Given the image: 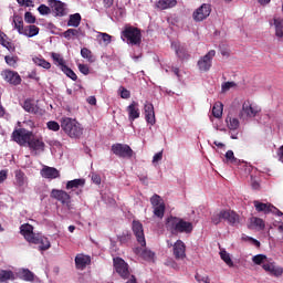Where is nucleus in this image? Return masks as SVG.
<instances>
[{"label":"nucleus","mask_w":283,"mask_h":283,"mask_svg":"<svg viewBox=\"0 0 283 283\" xmlns=\"http://www.w3.org/2000/svg\"><path fill=\"white\" fill-rule=\"evenodd\" d=\"M20 233L30 244H40L39 251H48L52 247L50 239L40 233H34V227L30 223L22 224Z\"/></svg>","instance_id":"obj_1"},{"label":"nucleus","mask_w":283,"mask_h":283,"mask_svg":"<svg viewBox=\"0 0 283 283\" xmlns=\"http://www.w3.org/2000/svg\"><path fill=\"white\" fill-rule=\"evenodd\" d=\"M166 229L170 231L172 235H178V233H191L193 231V223L170 216L166 219Z\"/></svg>","instance_id":"obj_2"},{"label":"nucleus","mask_w":283,"mask_h":283,"mask_svg":"<svg viewBox=\"0 0 283 283\" xmlns=\"http://www.w3.org/2000/svg\"><path fill=\"white\" fill-rule=\"evenodd\" d=\"M61 128L70 138H81L83 136V126L74 118L63 117Z\"/></svg>","instance_id":"obj_3"},{"label":"nucleus","mask_w":283,"mask_h":283,"mask_svg":"<svg viewBox=\"0 0 283 283\" xmlns=\"http://www.w3.org/2000/svg\"><path fill=\"white\" fill-rule=\"evenodd\" d=\"M120 39L127 43V45L139 46L140 43H143V32L137 27L126 25L120 33Z\"/></svg>","instance_id":"obj_4"},{"label":"nucleus","mask_w":283,"mask_h":283,"mask_svg":"<svg viewBox=\"0 0 283 283\" xmlns=\"http://www.w3.org/2000/svg\"><path fill=\"white\" fill-rule=\"evenodd\" d=\"M113 266L119 276H122L123 280H129V276L132 273L129 272V264L123 260L120 256H116L113 259Z\"/></svg>","instance_id":"obj_5"},{"label":"nucleus","mask_w":283,"mask_h":283,"mask_svg":"<svg viewBox=\"0 0 283 283\" xmlns=\"http://www.w3.org/2000/svg\"><path fill=\"white\" fill-rule=\"evenodd\" d=\"M33 135L34 134L32 132L25 128H18L12 133V140H14V143H18V145H20L21 147H23V145H29Z\"/></svg>","instance_id":"obj_6"},{"label":"nucleus","mask_w":283,"mask_h":283,"mask_svg":"<svg viewBox=\"0 0 283 283\" xmlns=\"http://www.w3.org/2000/svg\"><path fill=\"white\" fill-rule=\"evenodd\" d=\"M210 14H211V4L203 3L197 10L193 11L192 19L197 23H200L201 21L209 19Z\"/></svg>","instance_id":"obj_7"},{"label":"nucleus","mask_w":283,"mask_h":283,"mask_svg":"<svg viewBox=\"0 0 283 283\" xmlns=\"http://www.w3.org/2000/svg\"><path fill=\"white\" fill-rule=\"evenodd\" d=\"M216 56V50H210L206 55L201 56L197 62L200 72H209Z\"/></svg>","instance_id":"obj_8"},{"label":"nucleus","mask_w":283,"mask_h":283,"mask_svg":"<svg viewBox=\"0 0 283 283\" xmlns=\"http://www.w3.org/2000/svg\"><path fill=\"white\" fill-rule=\"evenodd\" d=\"M51 198H53V200H57V202H61L64 207H70L72 205V196H70L65 190L52 189Z\"/></svg>","instance_id":"obj_9"},{"label":"nucleus","mask_w":283,"mask_h":283,"mask_svg":"<svg viewBox=\"0 0 283 283\" xmlns=\"http://www.w3.org/2000/svg\"><path fill=\"white\" fill-rule=\"evenodd\" d=\"M112 151L118 158H132L134 156V150L127 144H115L112 146Z\"/></svg>","instance_id":"obj_10"},{"label":"nucleus","mask_w":283,"mask_h":283,"mask_svg":"<svg viewBox=\"0 0 283 283\" xmlns=\"http://www.w3.org/2000/svg\"><path fill=\"white\" fill-rule=\"evenodd\" d=\"M28 147L31 151H35V154H43V151H45V142H43V137H35L32 135Z\"/></svg>","instance_id":"obj_11"},{"label":"nucleus","mask_w":283,"mask_h":283,"mask_svg":"<svg viewBox=\"0 0 283 283\" xmlns=\"http://www.w3.org/2000/svg\"><path fill=\"white\" fill-rule=\"evenodd\" d=\"M1 76L4 78L7 83L10 85H21V75H19V72L12 71V70H4L1 73Z\"/></svg>","instance_id":"obj_12"},{"label":"nucleus","mask_w":283,"mask_h":283,"mask_svg":"<svg viewBox=\"0 0 283 283\" xmlns=\"http://www.w3.org/2000/svg\"><path fill=\"white\" fill-rule=\"evenodd\" d=\"M133 232L135 238H137L138 244H140V247H147V241H145V231L143 230V223H140V221H133Z\"/></svg>","instance_id":"obj_13"},{"label":"nucleus","mask_w":283,"mask_h":283,"mask_svg":"<svg viewBox=\"0 0 283 283\" xmlns=\"http://www.w3.org/2000/svg\"><path fill=\"white\" fill-rule=\"evenodd\" d=\"M259 112L258 107H253V105H251V102H244L242 111L240 112V118H244V116L245 118H255Z\"/></svg>","instance_id":"obj_14"},{"label":"nucleus","mask_w":283,"mask_h":283,"mask_svg":"<svg viewBox=\"0 0 283 283\" xmlns=\"http://www.w3.org/2000/svg\"><path fill=\"white\" fill-rule=\"evenodd\" d=\"M262 269H264L266 273H270V275H273V277H282L283 275V268L275 264V262L264 263Z\"/></svg>","instance_id":"obj_15"},{"label":"nucleus","mask_w":283,"mask_h":283,"mask_svg":"<svg viewBox=\"0 0 283 283\" xmlns=\"http://www.w3.org/2000/svg\"><path fill=\"white\" fill-rule=\"evenodd\" d=\"M172 50H175L176 55L180 61H187L189 59V51H187V46L180 44V42H172L171 43Z\"/></svg>","instance_id":"obj_16"},{"label":"nucleus","mask_w":283,"mask_h":283,"mask_svg":"<svg viewBox=\"0 0 283 283\" xmlns=\"http://www.w3.org/2000/svg\"><path fill=\"white\" fill-rule=\"evenodd\" d=\"M138 102L133 101L127 107L126 112L128 114V119L134 123L137 118H140V108H138Z\"/></svg>","instance_id":"obj_17"},{"label":"nucleus","mask_w":283,"mask_h":283,"mask_svg":"<svg viewBox=\"0 0 283 283\" xmlns=\"http://www.w3.org/2000/svg\"><path fill=\"white\" fill-rule=\"evenodd\" d=\"M187 245H185V242L182 240H177L174 244V255L176 260H185L187 258Z\"/></svg>","instance_id":"obj_18"},{"label":"nucleus","mask_w":283,"mask_h":283,"mask_svg":"<svg viewBox=\"0 0 283 283\" xmlns=\"http://www.w3.org/2000/svg\"><path fill=\"white\" fill-rule=\"evenodd\" d=\"M51 12L55 13V17H65V3L60 0H49Z\"/></svg>","instance_id":"obj_19"},{"label":"nucleus","mask_w":283,"mask_h":283,"mask_svg":"<svg viewBox=\"0 0 283 283\" xmlns=\"http://www.w3.org/2000/svg\"><path fill=\"white\" fill-rule=\"evenodd\" d=\"M41 176L48 180H55V178H61V172L54 167L44 166L41 169Z\"/></svg>","instance_id":"obj_20"},{"label":"nucleus","mask_w":283,"mask_h":283,"mask_svg":"<svg viewBox=\"0 0 283 283\" xmlns=\"http://www.w3.org/2000/svg\"><path fill=\"white\" fill-rule=\"evenodd\" d=\"M90 264H92V258L90 255L77 254L75 256V266L80 271H83L84 269L90 266Z\"/></svg>","instance_id":"obj_21"},{"label":"nucleus","mask_w":283,"mask_h":283,"mask_svg":"<svg viewBox=\"0 0 283 283\" xmlns=\"http://www.w3.org/2000/svg\"><path fill=\"white\" fill-rule=\"evenodd\" d=\"M145 119L149 125H156V113L154 112V104L146 103L144 105Z\"/></svg>","instance_id":"obj_22"},{"label":"nucleus","mask_w":283,"mask_h":283,"mask_svg":"<svg viewBox=\"0 0 283 283\" xmlns=\"http://www.w3.org/2000/svg\"><path fill=\"white\" fill-rule=\"evenodd\" d=\"M223 220H227L231 227H235V224H240V216L232 210H223Z\"/></svg>","instance_id":"obj_23"},{"label":"nucleus","mask_w":283,"mask_h":283,"mask_svg":"<svg viewBox=\"0 0 283 283\" xmlns=\"http://www.w3.org/2000/svg\"><path fill=\"white\" fill-rule=\"evenodd\" d=\"M254 205V209L259 212V213H271L273 211V209H275V206L271 205V203H263L260 202L258 200H255L253 202Z\"/></svg>","instance_id":"obj_24"},{"label":"nucleus","mask_w":283,"mask_h":283,"mask_svg":"<svg viewBox=\"0 0 283 283\" xmlns=\"http://www.w3.org/2000/svg\"><path fill=\"white\" fill-rule=\"evenodd\" d=\"M0 44L2 48H6L9 50V52H14L15 48L14 44L10 41V38H8L7 34L3 33V31L0 30Z\"/></svg>","instance_id":"obj_25"},{"label":"nucleus","mask_w":283,"mask_h":283,"mask_svg":"<svg viewBox=\"0 0 283 283\" xmlns=\"http://www.w3.org/2000/svg\"><path fill=\"white\" fill-rule=\"evenodd\" d=\"M264 220L258 218V217H252L250 218V224L249 229H258V231H264L265 228Z\"/></svg>","instance_id":"obj_26"},{"label":"nucleus","mask_w":283,"mask_h":283,"mask_svg":"<svg viewBox=\"0 0 283 283\" xmlns=\"http://www.w3.org/2000/svg\"><path fill=\"white\" fill-rule=\"evenodd\" d=\"M40 29L39 27L34 24H30L24 27V31L22 32L23 36H28L29 39H32V36H36L39 34Z\"/></svg>","instance_id":"obj_27"},{"label":"nucleus","mask_w":283,"mask_h":283,"mask_svg":"<svg viewBox=\"0 0 283 283\" xmlns=\"http://www.w3.org/2000/svg\"><path fill=\"white\" fill-rule=\"evenodd\" d=\"M80 187H85V179H73L66 182L65 189L70 191V189H80Z\"/></svg>","instance_id":"obj_28"},{"label":"nucleus","mask_w":283,"mask_h":283,"mask_svg":"<svg viewBox=\"0 0 283 283\" xmlns=\"http://www.w3.org/2000/svg\"><path fill=\"white\" fill-rule=\"evenodd\" d=\"M178 1L176 0H159L156 6L159 10H168V8H176Z\"/></svg>","instance_id":"obj_29"},{"label":"nucleus","mask_w":283,"mask_h":283,"mask_svg":"<svg viewBox=\"0 0 283 283\" xmlns=\"http://www.w3.org/2000/svg\"><path fill=\"white\" fill-rule=\"evenodd\" d=\"M23 109L29 114H36L39 112V106L32 103V99L28 98L22 104Z\"/></svg>","instance_id":"obj_30"},{"label":"nucleus","mask_w":283,"mask_h":283,"mask_svg":"<svg viewBox=\"0 0 283 283\" xmlns=\"http://www.w3.org/2000/svg\"><path fill=\"white\" fill-rule=\"evenodd\" d=\"M14 29L18 30L19 34H23L25 27L23 25V18L19 14L13 15Z\"/></svg>","instance_id":"obj_31"},{"label":"nucleus","mask_w":283,"mask_h":283,"mask_svg":"<svg viewBox=\"0 0 283 283\" xmlns=\"http://www.w3.org/2000/svg\"><path fill=\"white\" fill-rule=\"evenodd\" d=\"M14 281V272L12 270H0V283Z\"/></svg>","instance_id":"obj_32"},{"label":"nucleus","mask_w":283,"mask_h":283,"mask_svg":"<svg viewBox=\"0 0 283 283\" xmlns=\"http://www.w3.org/2000/svg\"><path fill=\"white\" fill-rule=\"evenodd\" d=\"M19 275L21 280H24V282H34V274L29 269L20 270Z\"/></svg>","instance_id":"obj_33"},{"label":"nucleus","mask_w":283,"mask_h":283,"mask_svg":"<svg viewBox=\"0 0 283 283\" xmlns=\"http://www.w3.org/2000/svg\"><path fill=\"white\" fill-rule=\"evenodd\" d=\"M67 25L69 28H78L81 25V13L71 14Z\"/></svg>","instance_id":"obj_34"},{"label":"nucleus","mask_w":283,"mask_h":283,"mask_svg":"<svg viewBox=\"0 0 283 283\" xmlns=\"http://www.w3.org/2000/svg\"><path fill=\"white\" fill-rule=\"evenodd\" d=\"M273 21H274L276 36L282 38L283 36V19L274 18Z\"/></svg>","instance_id":"obj_35"},{"label":"nucleus","mask_w":283,"mask_h":283,"mask_svg":"<svg viewBox=\"0 0 283 283\" xmlns=\"http://www.w3.org/2000/svg\"><path fill=\"white\" fill-rule=\"evenodd\" d=\"M226 123L228 125V128H230L232 132H235L240 127V120L235 117L228 116L226 118Z\"/></svg>","instance_id":"obj_36"},{"label":"nucleus","mask_w":283,"mask_h":283,"mask_svg":"<svg viewBox=\"0 0 283 283\" xmlns=\"http://www.w3.org/2000/svg\"><path fill=\"white\" fill-rule=\"evenodd\" d=\"M81 56L82 59H86L88 63H94L96 61V59L94 57V54H92V51H90V49L87 48H83L81 50Z\"/></svg>","instance_id":"obj_37"},{"label":"nucleus","mask_w":283,"mask_h":283,"mask_svg":"<svg viewBox=\"0 0 283 283\" xmlns=\"http://www.w3.org/2000/svg\"><path fill=\"white\" fill-rule=\"evenodd\" d=\"M33 63L39 67H43L44 70H50V67H52V64L45 61V59L33 57Z\"/></svg>","instance_id":"obj_38"},{"label":"nucleus","mask_w":283,"mask_h":283,"mask_svg":"<svg viewBox=\"0 0 283 283\" xmlns=\"http://www.w3.org/2000/svg\"><path fill=\"white\" fill-rule=\"evenodd\" d=\"M15 182L18 187H23V185H25V172L15 170Z\"/></svg>","instance_id":"obj_39"},{"label":"nucleus","mask_w":283,"mask_h":283,"mask_svg":"<svg viewBox=\"0 0 283 283\" xmlns=\"http://www.w3.org/2000/svg\"><path fill=\"white\" fill-rule=\"evenodd\" d=\"M61 71L69 77L71 78V81H77L78 76L76 75V73L74 71H72V69H70V66H62Z\"/></svg>","instance_id":"obj_40"},{"label":"nucleus","mask_w":283,"mask_h":283,"mask_svg":"<svg viewBox=\"0 0 283 283\" xmlns=\"http://www.w3.org/2000/svg\"><path fill=\"white\" fill-rule=\"evenodd\" d=\"M222 103H216L212 107V115L214 118H222V111H223Z\"/></svg>","instance_id":"obj_41"},{"label":"nucleus","mask_w":283,"mask_h":283,"mask_svg":"<svg viewBox=\"0 0 283 283\" xmlns=\"http://www.w3.org/2000/svg\"><path fill=\"white\" fill-rule=\"evenodd\" d=\"M154 216H156L157 218H160V220H163V218H165V203L155 206Z\"/></svg>","instance_id":"obj_42"},{"label":"nucleus","mask_w":283,"mask_h":283,"mask_svg":"<svg viewBox=\"0 0 283 283\" xmlns=\"http://www.w3.org/2000/svg\"><path fill=\"white\" fill-rule=\"evenodd\" d=\"M51 56H52L54 63H56L61 67V70H63V66H66L65 60L61 56V54L52 53Z\"/></svg>","instance_id":"obj_43"},{"label":"nucleus","mask_w":283,"mask_h":283,"mask_svg":"<svg viewBox=\"0 0 283 283\" xmlns=\"http://www.w3.org/2000/svg\"><path fill=\"white\" fill-rule=\"evenodd\" d=\"M223 213H224V210H221L220 212L214 213V214L211 217V222H212L213 224H220V222H222V220H224Z\"/></svg>","instance_id":"obj_44"},{"label":"nucleus","mask_w":283,"mask_h":283,"mask_svg":"<svg viewBox=\"0 0 283 283\" xmlns=\"http://www.w3.org/2000/svg\"><path fill=\"white\" fill-rule=\"evenodd\" d=\"M4 61H6L7 65H9L10 67H17V63L19 62V57L7 55V56H4Z\"/></svg>","instance_id":"obj_45"},{"label":"nucleus","mask_w":283,"mask_h":283,"mask_svg":"<svg viewBox=\"0 0 283 283\" xmlns=\"http://www.w3.org/2000/svg\"><path fill=\"white\" fill-rule=\"evenodd\" d=\"M220 256H221V260H223V262H226L228 266H233V260H231V255H229L227 251H221Z\"/></svg>","instance_id":"obj_46"},{"label":"nucleus","mask_w":283,"mask_h":283,"mask_svg":"<svg viewBox=\"0 0 283 283\" xmlns=\"http://www.w3.org/2000/svg\"><path fill=\"white\" fill-rule=\"evenodd\" d=\"M226 159L229 160L231 163V165H238V163H240V160H238V158H235L233 150H228L226 153Z\"/></svg>","instance_id":"obj_47"},{"label":"nucleus","mask_w":283,"mask_h":283,"mask_svg":"<svg viewBox=\"0 0 283 283\" xmlns=\"http://www.w3.org/2000/svg\"><path fill=\"white\" fill-rule=\"evenodd\" d=\"M38 12L45 17L48 14H52V8L45 4H40V8H38Z\"/></svg>","instance_id":"obj_48"},{"label":"nucleus","mask_w":283,"mask_h":283,"mask_svg":"<svg viewBox=\"0 0 283 283\" xmlns=\"http://www.w3.org/2000/svg\"><path fill=\"white\" fill-rule=\"evenodd\" d=\"M266 260V255L264 254H256L252 258V262L260 266V264H264V261Z\"/></svg>","instance_id":"obj_49"},{"label":"nucleus","mask_w":283,"mask_h":283,"mask_svg":"<svg viewBox=\"0 0 283 283\" xmlns=\"http://www.w3.org/2000/svg\"><path fill=\"white\" fill-rule=\"evenodd\" d=\"M163 203V198L159 195H154L150 198V205H153V207H160Z\"/></svg>","instance_id":"obj_50"},{"label":"nucleus","mask_w":283,"mask_h":283,"mask_svg":"<svg viewBox=\"0 0 283 283\" xmlns=\"http://www.w3.org/2000/svg\"><path fill=\"white\" fill-rule=\"evenodd\" d=\"M24 21L25 23H30V25H32V23H36V17H34L32 12L27 11L24 13Z\"/></svg>","instance_id":"obj_51"},{"label":"nucleus","mask_w":283,"mask_h":283,"mask_svg":"<svg viewBox=\"0 0 283 283\" xmlns=\"http://www.w3.org/2000/svg\"><path fill=\"white\" fill-rule=\"evenodd\" d=\"M46 127L51 132H59V129H61V125H59V122L54 120L48 122Z\"/></svg>","instance_id":"obj_52"},{"label":"nucleus","mask_w":283,"mask_h":283,"mask_svg":"<svg viewBox=\"0 0 283 283\" xmlns=\"http://www.w3.org/2000/svg\"><path fill=\"white\" fill-rule=\"evenodd\" d=\"M78 34V30L69 29L63 33L64 39L71 40L72 36H76Z\"/></svg>","instance_id":"obj_53"},{"label":"nucleus","mask_w":283,"mask_h":283,"mask_svg":"<svg viewBox=\"0 0 283 283\" xmlns=\"http://www.w3.org/2000/svg\"><path fill=\"white\" fill-rule=\"evenodd\" d=\"M77 67L81 74H84V76H87L90 74V66L87 64H77Z\"/></svg>","instance_id":"obj_54"},{"label":"nucleus","mask_w":283,"mask_h":283,"mask_svg":"<svg viewBox=\"0 0 283 283\" xmlns=\"http://www.w3.org/2000/svg\"><path fill=\"white\" fill-rule=\"evenodd\" d=\"M235 86H237L235 82H224L221 85V90H222V92H229V90H231V87H235Z\"/></svg>","instance_id":"obj_55"},{"label":"nucleus","mask_w":283,"mask_h":283,"mask_svg":"<svg viewBox=\"0 0 283 283\" xmlns=\"http://www.w3.org/2000/svg\"><path fill=\"white\" fill-rule=\"evenodd\" d=\"M98 36L102 38V41H104V43H105L106 45H109V43H112V35H109L108 33H102V32H99V33H98Z\"/></svg>","instance_id":"obj_56"},{"label":"nucleus","mask_w":283,"mask_h":283,"mask_svg":"<svg viewBox=\"0 0 283 283\" xmlns=\"http://www.w3.org/2000/svg\"><path fill=\"white\" fill-rule=\"evenodd\" d=\"M119 92H120V98L127 99L132 97V93L123 86H120Z\"/></svg>","instance_id":"obj_57"},{"label":"nucleus","mask_w":283,"mask_h":283,"mask_svg":"<svg viewBox=\"0 0 283 283\" xmlns=\"http://www.w3.org/2000/svg\"><path fill=\"white\" fill-rule=\"evenodd\" d=\"M154 252L149 250H144L143 251V258H146V260H154Z\"/></svg>","instance_id":"obj_58"},{"label":"nucleus","mask_w":283,"mask_h":283,"mask_svg":"<svg viewBox=\"0 0 283 283\" xmlns=\"http://www.w3.org/2000/svg\"><path fill=\"white\" fill-rule=\"evenodd\" d=\"M8 180V170H0V184Z\"/></svg>","instance_id":"obj_59"},{"label":"nucleus","mask_w":283,"mask_h":283,"mask_svg":"<svg viewBox=\"0 0 283 283\" xmlns=\"http://www.w3.org/2000/svg\"><path fill=\"white\" fill-rule=\"evenodd\" d=\"M19 6H25V8H30L32 6V0H18Z\"/></svg>","instance_id":"obj_60"},{"label":"nucleus","mask_w":283,"mask_h":283,"mask_svg":"<svg viewBox=\"0 0 283 283\" xmlns=\"http://www.w3.org/2000/svg\"><path fill=\"white\" fill-rule=\"evenodd\" d=\"M160 160H163V151L155 154L153 157V163H160Z\"/></svg>","instance_id":"obj_61"},{"label":"nucleus","mask_w":283,"mask_h":283,"mask_svg":"<svg viewBox=\"0 0 283 283\" xmlns=\"http://www.w3.org/2000/svg\"><path fill=\"white\" fill-rule=\"evenodd\" d=\"M104 8L109 9L112 6H114V0H103Z\"/></svg>","instance_id":"obj_62"},{"label":"nucleus","mask_w":283,"mask_h":283,"mask_svg":"<svg viewBox=\"0 0 283 283\" xmlns=\"http://www.w3.org/2000/svg\"><path fill=\"white\" fill-rule=\"evenodd\" d=\"M92 181H93L95 185H101V176H98V175H92Z\"/></svg>","instance_id":"obj_63"},{"label":"nucleus","mask_w":283,"mask_h":283,"mask_svg":"<svg viewBox=\"0 0 283 283\" xmlns=\"http://www.w3.org/2000/svg\"><path fill=\"white\" fill-rule=\"evenodd\" d=\"M86 101H87L88 105H96L95 96H88Z\"/></svg>","instance_id":"obj_64"}]
</instances>
